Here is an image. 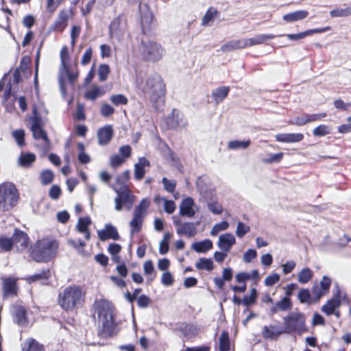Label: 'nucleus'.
Listing matches in <instances>:
<instances>
[{"instance_id":"49","label":"nucleus","mask_w":351,"mask_h":351,"mask_svg":"<svg viewBox=\"0 0 351 351\" xmlns=\"http://www.w3.org/2000/svg\"><path fill=\"white\" fill-rule=\"evenodd\" d=\"M110 100L116 106L127 105L128 103V98L122 94L112 95L110 96Z\"/></svg>"},{"instance_id":"19","label":"nucleus","mask_w":351,"mask_h":351,"mask_svg":"<svg viewBox=\"0 0 351 351\" xmlns=\"http://www.w3.org/2000/svg\"><path fill=\"white\" fill-rule=\"evenodd\" d=\"M235 243L236 239L232 234L225 233L219 236L217 245L221 250L228 252Z\"/></svg>"},{"instance_id":"1","label":"nucleus","mask_w":351,"mask_h":351,"mask_svg":"<svg viewBox=\"0 0 351 351\" xmlns=\"http://www.w3.org/2000/svg\"><path fill=\"white\" fill-rule=\"evenodd\" d=\"M94 306L101 323L99 335L102 338H108L114 335L117 331L112 304L106 300H99L95 302Z\"/></svg>"},{"instance_id":"54","label":"nucleus","mask_w":351,"mask_h":351,"mask_svg":"<svg viewBox=\"0 0 351 351\" xmlns=\"http://www.w3.org/2000/svg\"><path fill=\"white\" fill-rule=\"evenodd\" d=\"M50 276L49 270H43L38 274H36L34 275L29 277V280L30 282H35L38 280H46Z\"/></svg>"},{"instance_id":"41","label":"nucleus","mask_w":351,"mask_h":351,"mask_svg":"<svg viewBox=\"0 0 351 351\" xmlns=\"http://www.w3.org/2000/svg\"><path fill=\"white\" fill-rule=\"evenodd\" d=\"M250 144L251 141L250 139L245 141H230L228 143V148L232 150L245 149L247 148L250 145Z\"/></svg>"},{"instance_id":"43","label":"nucleus","mask_w":351,"mask_h":351,"mask_svg":"<svg viewBox=\"0 0 351 351\" xmlns=\"http://www.w3.org/2000/svg\"><path fill=\"white\" fill-rule=\"evenodd\" d=\"M35 160L36 156L34 154H21L19 158V165L22 167H29L35 161Z\"/></svg>"},{"instance_id":"7","label":"nucleus","mask_w":351,"mask_h":351,"mask_svg":"<svg viewBox=\"0 0 351 351\" xmlns=\"http://www.w3.org/2000/svg\"><path fill=\"white\" fill-rule=\"evenodd\" d=\"M139 52L145 60L156 62L162 58L165 50L159 43L146 40H142Z\"/></svg>"},{"instance_id":"57","label":"nucleus","mask_w":351,"mask_h":351,"mask_svg":"<svg viewBox=\"0 0 351 351\" xmlns=\"http://www.w3.org/2000/svg\"><path fill=\"white\" fill-rule=\"evenodd\" d=\"M257 297V291L255 288H252L250 291V294L248 296H245L242 300L243 305L249 306L255 302Z\"/></svg>"},{"instance_id":"20","label":"nucleus","mask_w":351,"mask_h":351,"mask_svg":"<svg viewBox=\"0 0 351 351\" xmlns=\"http://www.w3.org/2000/svg\"><path fill=\"white\" fill-rule=\"evenodd\" d=\"M339 298V290L337 286V293L334 294L332 299L329 300L327 303L322 306V311L327 315L333 314L335 310L340 306Z\"/></svg>"},{"instance_id":"58","label":"nucleus","mask_w":351,"mask_h":351,"mask_svg":"<svg viewBox=\"0 0 351 351\" xmlns=\"http://www.w3.org/2000/svg\"><path fill=\"white\" fill-rule=\"evenodd\" d=\"M162 183L165 190L167 192L173 193L175 191L176 187V182L175 180H171L165 177L162 179Z\"/></svg>"},{"instance_id":"22","label":"nucleus","mask_w":351,"mask_h":351,"mask_svg":"<svg viewBox=\"0 0 351 351\" xmlns=\"http://www.w3.org/2000/svg\"><path fill=\"white\" fill-rule=\"evenodd\" d=\"M98 237L101 241H106L110 239L113 240L119 239V235L116 228L111 224H107L104 229L99 230Z\"/></svg>"},{"instance_id":"60","label":"nucleus","mask_w":351,"mask_h":351,"mask_svg":"<svg viewBox=\"0 0 351 351\" xmlns=\"http://www.w3.org/2000/svg\"><path fill=\"white\" fill-rule=\"evenodd\" d=\"M330 132V128L326 125H320L318 127L315 128L313 131V134L315 136H323L326 134H328Z\"/></svg>"},{"instance_id":"5","label":"nucleus","mask_w":351,"mask_h":351,"mask_svg":"<svg viewBox=\"0 0 351 351\" xmlns=\"http://www.w3.org/2000/svg\"><path fill=\"white\" fill-rule=\"evenodd\" d=\"M58 243L56 240L43 239L37 241L31 251V256L36 262H47L56 255Z\"/></svg>"},{"instance_id":"59","label":"nucleus","mask_w":351,"mask_h":351,"mask_svg":"<svg viewBox=\"0 0 351 351\" xmlns=\"http://www.w3.org/2000/svg\"><path fill=\"white\" fill-rule=\"evenodd\" d=\"M143 270L146 275L150 276L149 280L152 281L155 277V274L154 273V267L152 261H147L145 262L143 264Z\"/></svg>"},{"instance_id":"44","label":"nucleus","mask_w":351,"mask_h":351,"mask_svg":"<svg viewBox=\"0 0 351 351\" xmlns=\"http://www.w3.org/2000/svg\"><path fill=\"white\" fill-rule=\"evenodd\" d=\"M219 350L220 351H229L230 343L229 339V335L228 332L223 331L219 339Z\"/></svg>"},{"instance_id":"50","label":"nucleus","mask_w":351,"mask_h":351,"mask_svg":"<svg viewBox=\"0 0 351 351\" xmlns=\"http://www.w3.org/2000/svg\"><path fill=\"white\" fill-rule=\"evenodd\" d=\"M53 173L49 169L44 170L40 173V180L44 185L50 184L53 181Z\"/></svg>"},{"instance_id":"31","label":"nucleus","mask_w":351,"mask_h":351,"mask_svg":"<svg viewBox=\"0 0 351 351\" xmlns=\"http://www.w3.org/2000/svg\"><path fill=\"white\" fill-rule=\"evenodd\" d=\"M276 37L275 35L271 34H258L256 36L251 38H246V43L247 47L254 45H261L266 43L269 40H271Z\"/></svg>"},{"instance_id":"4","label":"nucleus","mask_w":351,"mask_h":351,"mask_svg":"<svg viewBox=\"0 0 351 351\" xmlns=\"http://www.w3.org/2000/svg\"><path fill=\"white\" fill-rule=\"evenodd\" d=\"M139 88L144 93L148 95L154 103L163 101L165 94V86L160 75L155 74L148 77L145 82H140L137 80Z\"/></svg>"},{"instance_id":"10","label":"nucleus","mask_w":351,"mask_h":351,"mask_svg":"<svg viewBox=\"0 0 351 351\" xmlns=\"http://www.w3.org/2000/svg\"><path fill=\"white\" fill-rule=\"evenodd\" d=\"M202 179L198 178L197 180V188L200 194L207 199L208 209L214 215H220L223 212V206L215 198V193L211 189H204L202 186Z\"/></svg>"},{"instance_id":"53","label":"nucleus","mask_w":351,"mask_h":351,"mask_svg":"<svg viewBox=\"0 0 351 351\" xmlns=\"http://www.w3.org/2000/svg\"><path fill=\"white\" fill-rule=\"evenodd\" d=\"M250 228L249 226L241 221H239L236 230V234L239 238H243L245 234L250 232Z\"/></svg>"},{"instance_id":"11","label":"nucleus","mask_w":351,"mask_h":351,"mask_svg":"<svg viewBox=\"0 0 351 351\" xmlns=\"http://www.w3.org/2000/svg\"><path fill=\"white\" fill-rule=\"evenodd\" d=\"M173 224L177 227L176 232L179 236L194 237L197 232L196 225L193 222H182L178 216L172 217Z\"/></svg>"},{"instance_id":"63","label":"nucleus","mask_w":351,"mask_h":351,"mask_svg":"<svg viewBox=\"0 0 351 351\" xmlns=\"http://www.w3.org/2000/svg\"><path fill=\"white\" fill-rule=\"evenodd\" d=\"M290 123L293 125H296L298 126L304 125L309 123L308 114H304L302 115L301 117H295V118L293 119L292 120H291Z\"/></svg>"},{"instance_id":"32","label":"nucleus","mask_w":351,"mask_h":351,"mask_svg":"<svg viewBox=\"0 0 351 351\" xmlns=\"http://www.w3.org/2000/svg\"><path fill=\"white\" fill-rule=\"evenodd\" d=\"M213 247V242L210 239H204L202 241L195 242L191 245V248L198 253H206L211 250Z\"/></svg>"},{"instance_id":"40","label":"nucleus","mask_w":351,"mask_h":351,"mask_svg":"<svg viewBox=\"0 0 351 351\" xmlns=\"http://www.w3.org/2000/svg\"><path fill=\"white\" fill-rule=\"evenodd\" d=\"M298 298L301 303L311 304L317 301L314 300V296H311V292L307 289H302L298 294Z\"/></svg>"},{"instance_id":"23","label":"nucleus","mask_w":351,"mask_h":351,"mask_svg":"<svg viewBox=\"0 0 351 351\" xmlns=\"http://www.w3.org/2000/svg\"><path fill=\"white\" fill-rule=\"evenodd\" d=\"M275 138L281 143H298L303 140L304 135L301 133H282L276 134Z\"/></svg>"},{"instance_id":"14","label":"nucleus","mask_w":351,"mask_h":351,"mask_svg":"<svg viewBox=\"0 0 351 351\" xmlns=\"http://www.w3.org/2000/svg\"><path fill=\"white\" fill-rule=\"evenodd\" d=\"M138 9L142 29L145 30L149 27L152 22L153 14L146 3H140Z\"/></svg>"},{"instance_id":"47","label":"nucleus","mask_w":351,"mask_h":351,"mask_svg":"<svg viewBox=\"0 0 351 351\" xmlns=\"http://www.w3.org/2000/svg\"><path fill=\"white\" fill-rule=\"evenodd\" d=\"M103 93H104L101 90V89L99 86H94L93 87H92V88L88 90L85 93L84 97L87 99L93 101V100L96 99L98 97L102 95Z\"/></svg>"},{"instance_id":"13","label":"nucleus","mask_w":351,"mask_h":351,"mask_svg":"<svg viewBox=\"0 0 351 351\" xmlns=\"http://www.w3.org/2000/svg\"><path fill=\"white\" fill-rule=\"evenodd\" d=\"M126 27L125 20L121 17L118 16L114 19L110 23V34L112 37H115L117 39H120Z\"/></svg>"},{"instance_id":"15","label":"nucleus","mask_w":351,"mask_h":351,"mask_svg":"<svg viewBox=\"0 0 351 351\" xmlns=\"http://www.w3.org/2000/svg\"><path fill=\"white\" fill-rule=\"evenodd\" d=\"M12 315L14 322L21 326L28 324L26 309L20 305H14L12 307Z\"/></svg>"},{"instance_id":"38","label":"nucleus","mask_w":351,"mask_h":351,"mask_svg":"<svg viewBox=\"0 0 351 351\" xmlns=\"http://www.w3.org/2000/svg\"><path fill=\"white\" fill-rule=\"evenodd\" d=\"M313 277V271L308 267L302 268L298 274L297 279L300 284H306Z\"/></svg>"},{"instance_id":"25","label":"nucleus","mask_w":351,"mask_h":351,"mask_svg":"<svg viewBox=\"0 0 351 351\" xmlns=\"http://www.w3.org/2000/svg\"><path fill=\"white\" fill-rule=\"evenodd\" d=\"M330 29V27H326L324 28H317V29H309L303 32H300L298 34H285L284 36H287L289 40H298L300 39L304 38L306 36H310L313 34H318V33H323L326 31H328Z\"/></svg>"},{"instance_id":"2","label":"nucleus","mask_w":351,"mask_h":351,"mask_svg":"<svg viewBox=\"0 0 351 351\" xmlns=\"http://www.w3.org/2000/svg\"><path fill=\"white\" fill-rule=\"evenodd\" d=\"M86 296V292L77 285L66 287L58 295V303L64 310L73 311L82 306Z\"/></svg>"},{"instance_id":"29","label":"nucleus","mask_w":351,"mask_h":351,"mask_svg":"<svg viewBox=\"0 0 351 351\" xmlns=\"http://www.w3.org/2000/svg\"><path fill=\"white\" fill-rule=\"evenodd\" d=\"M292 303L291 299L288 297H284L280 301L276 302L270 309L271 314H275L278 311H286L291 308Z\"/></svg>"},{"instance_id":"51","label":"nucleus","mask_w":351,"mask_h":351,"mask_svg":"<svg viewBox=\"0 0 351 351\" xmlns=\"http://www.w3.org/2000/svg\"><path fill=\"white\" fill-rule=\"evenodd\" d=\"M149 206V199L144 198L141 200L140 204L136 208L134 213L144 217L146 214V211H147Z\"/></svg>"},{"instance_id":"18","label":"nucleus","mask_w":351,"mask_h":351,"mask_svg":"<svg viewBox=\"0 0 351 351\" xmlns=\"http://www.w3.org/2000/svg\"><path fill=\"white\" fill-rule=\"evenodd\" d=\"M195 206V202L191 197L184 198L180 205V215L182 217H188L191 218L194 217L195 210L193 207Z\"/></svg>"},{"instance_id":"17","label":"nucleus","mask_w":351,"mask_h":351,"mask_svg":"<svg viewBox=\"0 0 351 351\" xmlns=\"http://www.w3.org/2000/svg\"><path fill=\"white\" fill-rule=\"evenodd\" d=\"M73 15L71 10H62L60 11L58 16L53 24V28L56 31L62 32L68 25V20Z\"/></svg>"},{"instance_id":"3","label":"nucleus","mask_w":351,"mask_h":351,"mask_svg":"<svg viewBox=\"0 0 351 351\" xmlns=\"http://www.w3.org/2000/svg\"><path fill=\"white\" fill-rule=\"evenodd\" d=\"M69 53L66 46L63 47L60 51L61 66L59 70L58 82L60 85V92L63 97L66 95L65 88V79H68L69 83L73 86L77 80L79 75L77 69V64L75 62L73 66H68L66 60L69 59Z\"/></svg>"},{"instance_id":"30","label":"nucleus","mask_w":351,"mask_h":351,"mask_svg":"<svg viewBox=\"0 0 351 351\" xmlns=\"http://www.w3.org/2000/svg\"><path fill=\"white\" fill-rule=\"evenodd\" d=\"M230 92L229 86H220L213 90L211 97L216 104H219L223 101Z\"/></svg>"},{"instance_id":"12","label":"nucleus","mask_w":351,"mask_h":351,"mask_svg":"<svg viewBox=\"0 0 351 351\" xmlns=\"http://www.w3.org/2000/svg\"><path fill=\"white\" fill-rule=\"evenodd\" d=\"M332 280L327 276H324L319 284L313 285L312 293L315 301H319L323 296L328 293Z\"/></svg>"},{"instance_id":"6","label":"nucleus","mask_w":351,"mask_h":351,"mask_svg":"<svg viewBox=\"0 0 351 351\" xmlns=\"http://www.w3.org/2000/svg\"><path fill=\"white\" fill-rule=\"evenodd\" d=\"M19 193L15 185L11 182L0 184V211L11 210L18 204Z\"/></svg>"},{"instance_id":"56","label":"nucleus","mask_w":351,"mask_h":351,"mask_svg":"<svg viewBox=\"0 0 351 351\" xmlns=\"http://www.w3.org/2000/svg\"><path fill=\"white\" fill-rule=\"evenodd\" d=\"M283 155L282 152L269 154L266 158L263 159V161L265 163L279 162L282 159Z\"/></svg>"},{"instance_id":"55","label":"nucleus","mask_w":351,"mask_h":351,"mask_svg":"<svg viewBox=\"0 0 351 351\" xmlns=\"http://www.w3.org/2000/svg\"><path fill=\"white\" fill-rule=\"evenodd\" d=\"M12 136L16 141L19 147H23L25 145V132L23 130H16L12 132Z\"/></svg>"},{"instance_id":"39","label":"nucleus","mask_w":351,"mask_h":351,"mask_svg":"<svg viewBox=\"0 0 351 351\" xmlns=\"http://www.w3.org/2000/svg\"><path fill=\"white\" fill-rule=\"evenodd\" d=\"M22 351H44V348L35 339H29L24 343Z\"/></svg>"},{"instance_id":"27","label":"nucleus","mask_w":351,"mask_h":351,"mask_svg":"<svg viewBox=\"0 0 351 351\" xmlns=\"http://www.w3.org/2000/svg\"><path fill=\"white\" fill-rule=\"evenodd\" d=\"M168 125L171 128H176L184 126L186 122L183 120L182 114L178 110L173 109L168 118Z\"/></svg>"},{"instance_id":"42","label":"nucleus","mask_w":351,"mask_h":351,"mask_svg":"<svg viewBox=\"0 0 351 351\" xmlns=\"http://www.w3.org/2000/svg\"><path fill=\"white\" fill-rule=\"evenodd\" d=\"M331 17H347L351 15V5L346 8H336L330 12Z\"/></svg>"},{"instance_id":"46","label":"nucleus","mask_w":351,"mask_h":351,"mask_svg":"<svg viewBox=\"0 0 351 351\" xmlns=\"http://www.w3.org/2000/svg\"><path fill=\"white\" fill-rule=\"evenodd\" d=\"M68 244L75 248L80 254L84 256H86L88 255L87 252L84 250V247L86 244L82 240L79 239L76 241L73 239H69L68 240Z\"/></svg>"},{"instance_id":"61","label":"nucleus","mask_w":351,"mask_h":351,"mask_svg":"<svg viewBox=\"0 0 351 351\" xmlns=\"http://www.w3.org/2000/svg\"><path fill=\"white\" fill-rule=\"evenodd\" d=\"M110 73V68L108 64H101L98 69V76L100 81L106 80Z\"/></svg>"},{"instance_id":"62","label":"nucleus","mask_w":351,"mask_h":351,"mask_svg":"<svg viewBox=\"0 0 351 351\" xmlns=\"http://www.w3.org/2000/svg\"><path fill=\"white\" fill-rule=\"evenodd\" d=\"M13 246L12 239L0 237V247L4 251H9Z\"/></svg>"},{"instance_id":"28","label":"nucleus","mask_w":351,"mask_h":351,"mask_svg":"<svg viewBox=\"0 0 351 351\" xmlns=\"http://www.w3.org/2000/svg\"><path fill=\"white\" fill-rule=\"evenodd\" d=\"M150 165L149 162L144 157L138 159V162L134 165V178L137 180H141L145 173V167Z\"/></svg>"},{"instance_id":"16","label":"nucleus","mask_w":351,"mask_h":351,"mask_svg":"<svg viewBox=\"0 0 351 351\" xmlns=\"http://www.w3.org/2000/svg\"><path fill=\"white\" fill-rule=\"evenodd\" d=\"M12 240L13 245H15L19 251L25 250L29 243V237L27 234L23 231L18 229H15Z\"/></svg>"},{"instance_id":"64","label":"nucleus","mask_w":351,"mask_h":351,"mask_svg":"<svg viewBox=\"0 0 351 351\" xmlns=\"http://www.w3.org/2000/svg\"><path fill=\"white\" fill-rule=\"evenodd\" d=\"M114 112V109L108 104H104L100 108V113L104 117H108Z\"/></svg>"},{"instance_id":"36","label":"nucleus","mask_w":351,"mask_h":351,"mask_svg":"<svg viewBox=\"0 0 351 351\" xmlns=\"http://www.w3.org/2000/svg\"><path fill=\"white\" fill-rule=\"evenodd\" d=\"M33 136L36 139H43L45 142L48 141L46 132L42 129L38 120H35L32 125Z\"/></svg>"},{"instance_id":"45","label":"nucleus","mask_w":351,"mask_h":351,"mask_svg":"<svg viewBox=\"0 0 351 351\" xmlns=\"http://www.w3.org/2000/svg\"><path fill=\"white\" fill-rule=\"evenodd\" d=\"M195 267L198 269L211 271L213 269V262L211 258H201L196 263Z\"/></svg>"},{"instance_id":"34","label":"nucleus","mask_w":351,"mask_h":351,"mask_svg":"<svg viewBox=\"0 0 351 351\" xmlns=\"http://www.w3.org/2000/svg\"><path fill=\"white\" fill-rule=\"evenodd\" d=\"M263 336L265 339H275L282 333H284L283 329H279L277 326L270 325L265 326L263 330Z\"/></svg>"},{"instance_id":"37","label":"nucleus","mask_w":351,"mask_h":351,"mask_svg":"<svg viewBox=\"0 0 351 351\" xmlns=\"http://www.w3.org/2000/svg\"><path fill=\"white\" fill-rule=\"evenodd\" d=\"M143 217V216L134 213L133 218L130 222V226L131 228L130 232L132 235L138 232L141 230Z\"/></svg>"},{"instance_id":"9","label":"nucleus","mask_w":351,"mask_h":351,"mask_svg":"<svg viewBox=\"0 0 351 351\" xmlns=\"http://www.w3.org/2000/svg\"><path fill=\"white\" fill-rule=\"evenodd\" d=\"M114 190L117 194V197L114 199L115 210L120 211L122 210L123 206L130 210L134 202V196L132 194L131 191L125 186H121L119 189L113 187Z\"/></svg>"},{"instance_id":"8","label":"nucleus","mask_w":351,"mask_h":351,"mask_svg":"<svg viewBox=\"0 0 351 351\" xmlns=\"http://www.w3.org/2000/svg\"><path fill=\"white\" fill-rule=\"evenodd\" d=\"M284 332L301 333L306 330L305 317L299 312H291L283 318Z\"/></svg>"},{"instance_id":"26","label":"nucleus","mask_w":351,"mask_h":351,"mask_svg":"<svg viewBox=\"0 0 351 351\" xmlns=\"http://www.w3.org/2000/svg\"><path fill=\"white\" fill-rule=\"evenodd\" d=\"M16 281L13 278H5L3 279V292L4 296H13L16 294Z\"/></svg>"},{"instance_id":"48","label":"nucleus","mask_w":351,"mask_h":351,"mask_svg":"<svg viewBox=\"0 0 351 351\" xmlns=\"http://www.w3.org/2000/svg\"><path fill=\"white\" fill-rule=\"evenodd\" d=\"M217 14V12L216 10L209 9L202 19V25L204 26L209 25L213 22Z\"/></svg>"},{"instance_id":"33","label":"nucleus","mask_w":351,"mask_h":351,"mask_svg":"<svg viewBox=\"0 0 351 351\" xmlns=\"http://www.w3.org/2000/svg\"><path fill=\"white\" fill-rule=\"evenodd\" d=\"M91 220L88 217H80L78 219L77 224L76 226L77 230L84 234V237L86 240H89L90 237V232L88 230V226L90 224Z\"/></svg>"},{"instance_id":"24","label":"nucleus","mask_w":351,"mask_h":351,"mask_svg":"<svg viewBox=\"0 0 351 351\" xmlns=\"http://www.w3.org/2000/svg\"><path fill=\"white\" fill-rule=\"evenodd\" d=\"M247 47L246 38L230 40L221 47L223 52H228L237 49H241Z\"/></svg>"},{"instance_id":"21","label":"nucleus","mask_w":351,"mask_h":351,"mask_svg":"<svg viewBox=\"0 0 351 351\" xmlns=\"http://www.w3.org/2000/svg\"><path fill=\"white\" fill-rule=\"evenodd\" d=\"M113 136V129L110 125H107L97 131L98 143L100 145H106L109 143Z\"/></svg>"},{"instance_id":"35","label":"nucleus","mask_w":351,"mask_h":351,"mask_svg":"<svg viewBox=\"0 0 351 351\" xmlns=\"http://www.w3.org/2000/svg\"><path fill=\"white\" fill-rule=\"evenodd\" d=\"M308 12L306 10H298L293 12L288 13L283 16V19L289 23H292L302 20L307 17Z\"/></svg>"},{"instance_id":"52","label":"nucleus","mask_w":351,"mask_h":351,"mask_svg":"<svg viewBox=\"0 0 351 351\" xmlns=\"http://www.w3.org/2000/svg\"><path fill=\"white\" fill-rule=\"evenodd\" d=\"M228 227L229 223L226 221L218 223L212 228L210 235L213 237L217 236L219 232L227 230Z\"/></svg>"}]
</instances>
